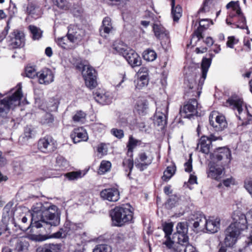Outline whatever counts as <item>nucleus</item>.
Instances as JSON below:
<instances>
[{"mask_svg": "<svg viewBox=\"0 0 252 252\" xmlns=\"http://www.w3.org/2000/svg\"><path fill=\"white\" fill-rule=\"evenodd\" d=\"M198 102L195 98L190 99L180 109V113L184 118H190L197 114Z\"/></svg>", "mask_w": 252, "mask_h": 252, "instance_id": "nucleus-9", "label": "nucleus"}, {"mask_svg": "<svg viewBox=\"0 0 252 252\" xmlns=\"http://www.w3.org/2000/svg\"><path fill=\"white\" fill-rule=\"evenodd\" d=\"M234 184V179L231 177L223 180V184L225 187H229L231 184Z\"/></svg>", "mask_w": 252, "mask_h": 252, "instance_id": "nucleus-64", "label": "nucleus"}, {"mask_svg": "<svg viewBox=\"0 0 252 252\" xmlns=\"http://www.w3.org/2000/svg\"><path fill=\"white\" fill-rule=\"evenodd\" d=\"M139 78L135 85V88L136 89L141 90L147 87L149 83V78L148 73L139 75Z\"/></svg>", "mask_w": 252, "mask_h": 252, "instance_id": "nucleus-37", "label": "nucleus"}, {"mask_svg": "<svg viewBox=\"0 0 252 252\" xmlns=\"http://www.w3.org/2000/svg\"><path fill=\"white\" fill-rule=\"evenodd\" d=\"M113 226L122 227L132 222L133 212L129 204L117 206L110 212Z\"/></svg>", "mask_w": 252, "mask_h": 252, "instance_id": "nucleus-3", "label": "nucleus"}, {"mask_svg": "<svg viewBox=\"0 0 252 252\" xmlns=\"http://www.w3.org/2000/svg\"><path fill=\"white\" fill-rule=\"evenodd\" d=\"M213 116L210 115V124L214 128L216 131H222L227 126V123L225 117L222 115H218L216 116L213 120Z\"/></svg>", "mask_w": 252, "mask_h": 252, "instance_id": "nucleus-19", "label": "nucleus"}, {"mask_svg": "<svg viewBox=\"0 0 252 252\" xmlns=\"http://www.w3.org/2000/svg\"><path fill=\"white\" fill-rule=\"evenodd\" d=\"M54 117L50 113H45L40 119V123L43 125L51 126L54 123Z\"/></svg>", "mask_w": 252, "mask_h": 252, "instance_id": "nucleus-41", "label": "nucleus"}, {"mask_svg": "<svg viewBox=\"0 0 252 252\" xmlns=\"http://www.w3.org/2000/svg\"><path fill=\"white\" fill-rule=\"evenodd\" d=\"M148 108V104L145 101L139 100L137 101L136 109L139 115H145Z\"/></svg>", "mask_w": 252, "mask_h": 252, "instance_id": "nucleus-44", "label": "nucleus"}, {"mask_svg": "<svg viewBox=\"0 0 252 252\" xmlns=\"http://www.w3.org/2000/svg\"><path fill=\"white\" fill-rule=\"evenodd\" d=\"M194 36H196L197 38V41H199L203 38L202 35V31L200 28H198L196 30L194 31L193 34H192V38Z\"/></svg>", "mask_w": 252, "mask_h": 252, "instance_id": "nucleus-58", "label": "nucleus"}, {"mask_svg": "<svg viewBox=\"0 0 252 252\" xmlns=\"http://www.w3.org/2000/svg\"><path fill=\"white\" fill-rule=\"evenodd\" d=\"M23 8L25 9V13L31 16L32 18L37 19L40 17L39 14L36 13V6L34 3L30 2L27 5L25 4L23 5Z\"/></svg>", "mask_w": 252, "mask_h": 252, "instance_id": "nucleus-39", "label": "nucleus"}, {"mask_svg": "<svg viewBox=\"0 0 252 252\" xmlns=\"http://www.w3.org/2000/svg\"><path fill=\"white\" fill-rule=\"evenodd\" d=\"M176 170V167L173 163L167 166L161 177L162 180L165 182L168 181L174 175Z\"/></svg>", "mask_w": 252, "mask_h": 252, "instance_id": "nucleus-38", "label": "nucleus"}, {"mask_svg": "<svg viewBox=\"0 0 252 252\" xmlns=\"http://www.w3.org/2000/svg\"><path fill=\"white\" fill-rule=\"evenodd\" d=\"M190 220L193 221V227L199 229L204 228L205 223L207 220L205 215L199 212H194L191 216Z\"/></svg>", "mask_w": 252, "mask_h": 252, "instance_id": "nucleus-24", "label": "nucleus"}, {"mask_svg": "<svg viewBox=\"0 0 252 252\" xmlns=\"http://www.w3.org/2000/svg\"><path fill=\"white\" fill-rule=\"evenodd\" d=\"M113 49L115 51L114 53H118L124 57L127 53L126 52H128L130 49L128 48L126 45L122 43L114 44Z\"/></svg>", "mask_w": 252, "mask_h": 252, "instance_id": "nucleus-42", "label": "nucleus"}, {"mask_svg": "<svg viewBox=\"0 0 252 252\" xmlns=\"http://www.w3.org/2000/svg\"><path fill=\"white\" fill-rule=\"evenodd\" d=\"M177 202V197L175 195L170 196L166 203V207L172 208L175 206Z\"/></svg>", "mask_w": 252, "mask_h": 252, "instance_id": "nucleus-55", "label": "nucleus"}, {"mask_svg": "<svg viewBox=\"0 0 252 252\" xmlns=\"http://www.w3.org/2000/svg\"><path fill=\"white\" fill-rule=\"evenodd\" d=\"M29 246V242L25 239H19L15 244L14 252H28Z\"/></svg>", "mask_w": 252, "mask_h": 252, "instance_id": "nucleus-35", "label": "nucleus"}, {"mask_svg": "<svg viewBox=\"0 0 252 252\" xmlns=\"http://www.w3.org/2000/svg\"><path fill=\"white\" fill-rule=\"evenodd\" d=\"M36 134V131L32 126H27L25 127L23 138L26 140L34 138Z\"/></svg>", "mask_w": 252, "mask_h": 252, "instance_id": "nucleus-48", "label": "nucleus"}, {"mask_svg": "<svg viewBox=\"0 0 252 252\" xmlns=\"http://www.w3.org/2000/svg\"><path fill=\"white\" fill-rule=\"evenodd\" d=\"M185 170L187 172H190L192 170V160L190 159L184 164Z\"/></svg>", "mask_w": 252, "mask_h": 252, "instance_id": "nucleus-61", "label": "nucleus"}, {"mask_svg": "<svg viewBox=\"0 0 252 252\" xmlns=\"http://www.w3.org/2000/svg\"><path fill=\"white\" fill-rule=\"evenodd\" d=\"M124 58L132 67L139 66L141 64L142 61L140 57L133 50L130 49Z\"/></svg>", "mask_w": 252, "mask_h": 252, "instance_id": "nucleus-26", "label": "nucleus"}, {"mask_svg": "<svg viewBox=\"0 0 252 252\" xmlns=\"http://www.w3.org/2000/svg\"><path fill=\"white\" fill-rule=\"evenodd\" d=\"M209 2L208 0H205L203 2L202 6L199 9L198 11V14H200L202 13H206L207 12L209 11L210 7L209 6Z\"/></svg>", "mask_w": 252, "mask_h": 252, "instance_id": "nucleus-57", "label": "nucleus"}, {"mask_svg": "<svg viewBox=\"0 0 252 252\" xmlns=\"http://www.w3.org/2000/svg\"><path fill=\"white\" fill-rule=\"evenodd\" d=\"M85 35V31L78 28L77 26L71 25L68 27L66 36L70 42L76 43L80 41Z\"/></svg>", "mask_w": 252, "mask_h": 252, "instance_id": "nucleus-10", "label": "nucleus"}, {"mask_svg": "<svg viewBox=\"0 0 252 252\" xmlns=\"http://www.w3.org/2000/svg\"><path fill=\"white\" fill-rule=\"evenodd\" d=\"M111 133L118 139H122L124 136V132L122 129L113 128L111 130Z\"/></svg>", "mask_w": 252, "mask_h": 252, "instance_id": "nucleus-54", "label": "nucleus"}, {"mask_svg": "<svg viewBox=\"0 0 252 252\" xmlns=\"http://www.w3.org/2000/svg\"><path fill=\"white\" fill-rule=\"evenodd\" d=\"M85 174L81 170L71 171L64 174V176L69 181H75L82 178Z\"/></svg>", "mask_w": 252, "mask_h": 252, "instance_id": "nucleus-40", "label": "nucleus"}, {"mask_svg": "<svg viewBox=\"0 0 252 252\" xmlns=\"http://www.w3.org/2000/svg\"><path fill=\"white\" fill-rule=\"evenodd\" d=\"M171 252H199L197 249L189 242L182 244L176 243L170 250Z\"/></svg>", "mask_w": 252, "mask_h": 252, "instance_id": "nucleus-28", "label": "nucleus"}, {"mask_svg": "<svg viewBox=\"0 0 252 252\" xmlns=\"http://www.w3.org/2000/svg\"><path fill=\"white\" fill-rule=\"evenodd\" d=\"M137 127L140 131H144L145 132H148V129L146 128V125L143 122L138 123L137 124Z\"/></svg>", "mask_w": 252, "mask_h": 252, "instance_id": "nucleus-63", "label": "nucleus"}, {"mask_svg": "<svg viewBox=\"0 0 252 252\" xmlns=\"http://www.w3.org/2000/svg\"><path fill=\"white\" fill-rule=\"evenodd\" d=\"M37 77L40 84L47 85L54 81V76L51 69L45 68L37 72Z\"/></svg>", "mask_w": 252, "mask_h": 252, "instance_id": "nucleus-23", "label": "nucleus"}, {"mask_svg": "<svg viewBox=\"0 0 252 252\" xmlns=\"http://www.w3.org/2000/svg\"><path fill=\"white\" fill-rule=\"evenodd\" d=\"M105 145L103 143L99 145L97 148V151L98 153L101 154L102 155L106 154V151H104Z\"/></svg>", "mask_w": 252, "mask_h": 252, "instance_id": "nucleus-62", "label": "nucleus"}, {"mask_svg": "<svg viewBox=\"0 0 252 252\" xmlns=\"http://www.w3.org/2000/svg\"><path fill=\"white\" fill-rule=\"evenodd\" d=\"M82 72L86 86L90 89L95 88L97 85V73L95 70L89 65H84Z\"/></svg>", "mask_w": 252, "mask_h": 252, "instance_id": "nucleus-7", "label": "nucleus"}, {"mask_svg": "<svg viewBox=\"0 0 252 252\" xmlns=\"http://www.w3.org/2000/svg\"><path fill=\"white\" fill-rule=\"evenodd\" d=\"M68 223H66L64 228H60V230L56 233L51 235H35L31 234L28 236V238L35 242H42L49 238H61L66 237L68 234L69 228L67 226Z\"/></svg>", "mask_w": 252, "mask_h": 252, "instance_id": "nucleus-8", "label": "nucleus"}, {"mask_svg": "<svg viewBox=\"0 0 252 252\" xmlns=\"http://www.w3.org/2000/svg\"><path fill=\"white\" fill-rule=\"evenodd\" d=\"M57 143L56 140L50 135H46L40 138L37 142L38 149L45 154L51 153L57 149Z\"/></svg>", "mask_w": 252, "mask_h": 252, "instance_id": "nucleus-6", "label": "nucleus"}, {"mask_svg": "<svg viewBox=\"0 0 252 252\" xmlns=\"http://www.w3.org/2000/svg\"><path fill=\"white\" fill-rule=\"evenodd\" d=\"M210 58H203L201 63V75L199 78L198 84L196 87V83L193 79H185L184 81L185 94L188 96H199L201 90L204 84L205 80L206 78L208 69L210 66L212 58L213 57L212 54H210Z\"/></svg>", "mask_w": 252, "mask_h": 252, "instance_id": "nucleus-2", "label": "nucleus"}, {"mask_svg": "<svg viewBox=\"0 0 252 252\" xmlns=\"http://www.w3.org/2000/svg\"><path fill=\"white\" fill-rule=\"evenodd\" d=\"M86 116V114L82 111H79L73 117V120L74 122H78L81 121L82 119H84Z\"/></svg>", "mask_w": 252, "mask_h": 252, "instance_id": "nucleus-56", "label": "nucleus"}, {"mask_svg": "<svg viewBox=\"0 0 252 252\" xmlns=\"http://www.w3.org/2000/svg\"><path fill=\"white\" fill-rule=\"evenodd\" d=\"M210 158L213 161L226 159L228 162H230L231 158V151L227 148H219L214 153L211 154Z\"/></svg>", "mask_w": 252, "mask_h": 252, "instance_id": "nucleus-15", "label": "nucleus"}, {"mask_svg": "<svg viewBox=\"0 0 252 252\" xmlns=\"http://www.w3.org/2000/svg\"><path fill=\"white\" fill-rule=\"evenodd\" d=\"M69 165L68 161L62 156H58L56 158V167L59 169L64 170Z\"/></svg>", "mask_w": 252, "mask_h": 252, "instance_id": "nucleus-43", "label": "nucleus"}, {"mask_svg": "<svg viewBox=\"0 0 252 252\" xmlns=\"http://www.w3.org/2000/svg\"><path fill=\"white\" fill-rule=\"evenodd\" d=\"M100 195L103 200L111 202H116L120 198L119 191L115 188L103 189L100 191Z\"/></svg>", "mask_w": 252, "mask_h": 252, "instance_id": "nucleus-20", "label": "nucleus"}, {"mask_svg": "<svg viewBox=\"0 0 252 252\" xmlns=\"http://www.w3.org/2000/svg\"><path fill=\"white\" fill-rule=\"evenodd\" d=\"M220 226V219L216 218L215 219H209L205 223V228L208 232L211 233H215L219 231Z\"/></svg>", "mask_w": 252, "mask_h": 252, "instance_id": "nucleus-29", "label": "nucleus"}, {"mask_svg": "<svg viewBox=\"0 0 252 252\" xmlns=\"http://www.w3.org/2000/svg\"><path fill=\"white\" fill-rule=\"evenodd\" d=\"M143 57L145 60L152 62L156 60L157 55L154 50L148 49L144 52Z\"/></svg>", "mask_w": 252, "mask_h": 252, "instance_id": "nucleus-47", "label": "nucleus"}, {"mask_svg": "<svg viewBox=\"0 0 252 252\" xmlns=\"http://www.w3.org/2000/svg\"><path fill=\"white\" fill-rule=\"evenodd\" d=\"M224 168L211 165L208 176L216 180H219L221 178V175Z\"/></svg>", "mask_w": 252, "mask_h": 252, "instance_id": "nucleus-34", "label": "nucleus"}, {"mask_svg": "<svg viewBox=\"0 0 252 252\" xmlns=\"http://www.w3.org/2000/svg\"><path fill=\"white\" fill-rule=\"evenodd\" d=\"M152 160L149 159L145 153H141L138 155V158L135 160V165L140 171H143L151 164Z\"/></svg>", "mask_w": 252, "mask_h": 252, "instance_id": "nucleus-25", "label": "nucleus"}, {"mask_svg": "<svg viewBox=\"0 0 252 252\" xmlns=\"http://www.w3.org/2000/svg\"><path fill=\"white\" fill-rule=\"evenodd\" d=\"M226 7L227 9H229V7H232L233 9L236 11V13L239 17V24L236 25L237 28L242 29H248V27L246 25V18L241 12L238 1H231L227 4Z\"/></svg>", "mask_w": 252, "mask_h": 252, "instance_id": "nucleus-16", "label": "nucleus"}, {"mask_svg": "<svg viewBox=\"0 0 252 252\" xmlns=\"http://www.w3.org/2000/svg\"><path fill=\"white\" fill-rule=\"evenodd\" d=\"M111 20L108 17H105L102 22V26L99 29L100 35L102 37H106L112 29Z\"/></svg>", "mask_w": 252, "mask_h": 252, "instance_id": "nucleus-30", "label": "nucleus"}, {"mask_svg": "<svg viewBox=\"0 0 252 252\" xmlns=\"http://www.w3.org/2000/svg\"><path fill=\"white\" fill-rule=\"evenodd\" d=\"M154 123L155 125L162 129L167 124L166 116L164 113L157 110L154 115Z\"/></svg>", "mask_w": 252, "mask_h": 252, "instance_id": "nucleus-31", "label": "nucleus"}, {"mask_svg": "<svg viewBox=\"0 0 252 252\" xmlns=\"http://www.w3.org/2000/svg\"><path fill=\"white\" fill-rule=\"evenodd\" d=\"M232 225H229L225 231V238L224 242L226 246L232 247L236 242L238 236L241 234L239 230L234 229Z\"/></svg>", "mask_w": 252, "mask_h": 252, "instance_id": "nucleus-17", "label": "nucleus"}, {"mask_svg": "<svg viewBox=\"0 0 252 252\" xmlns=\"http://www.w3.org/2000/svg\"><path fill=\"white\" fill-rule=\"evenodd\" d=\"M226 104L232 106L234 110H237L240 115L243 112V101L241 99H233L229 98L226 102Z\"/></svg>", "mask_w": 252, "mask_h": 252, "instance_id": "nucleus-36", "label": "nucleus"}, {"mask_svg": "<svg viewBox=\"0 0 252 252\" xmlns=\"http://www.w3.org/2000/svg\"><path fill=\"white\" fill-rule=\"evenodd\" d=\"M95 101L101 105H107L111 103L112 96L110 93L103 89H97L93 93Z\"/></svg>", "mask_w": 252, "mask_h": 252, "instance_id": "nucleus-14", "label": "nucleus"}, {"mask_svg": "<svg viewBox=\"0 0 252 252\" xmlns=\"http://www.w3.org/2000/svg\"><path fill=\"white\" fill-rule=\"evenodd\" d=\"M9 29H10V27L9 26V24H7L6 26L4 28V30L0 33V42L2 41L5 38V37H6V35L8 33V32Z\"/></svg>", "mask_w": 252, "mask_h": 252, "instance_id": "nucleus-59", "label": "nucleus"}, {"mask_svg": "<svg viewBox=\"0 0 252 252\" xmlns=\"http://www.w3.org/2000/svg\"><path fill=\"white\" fill-rule=\"evenodd\" d=\"M153 29L155 35L161 41L162 45L163 42L164 44L169 42V32L162 25L154 24Z\"/></svg>", "mask_w": 252, "mask_h": 252, "instance_id": "nucleus-18", "label": "nucleus"}, {"mask_svg": "<svg viewBox=\"0 0 252 252\" xmlns=\"http://www.w3.org/2000/svg\"><path fill=\"white\" fill-rule=\"evenodd\" d=\"M69 41L67 36H63L58 38L57 41V43L59 46L63 49H65L67 45V42Z\"/></svg>", "mask_w": 252, "mask_h": 252, "instance_id": "nucleus-53", "label": "nucleus"}, {"mask_svg": "<svg viewBox=\"0 0 252 252\" xmlns=\"http://www.w3.org/2000/svg\"><path fill=\"white\" fill-rule=\"evenodd\" d=\"M138 143V140L134 139L131 135L129 136L126 147L127 148V155L130 158L126 160L127 167L129 170V173L127 175L128 176L130 175L133 167V149L137 146Z\"/></svg>", "mask_w": 252, "mask_h": 252, "instance_id": "nucleus-13", "label": "nucleus"}, {"mask_svg": "<svg viewBox=\"0 0 252 252\" xmlns=\"http://www.w3.org/2000/svg\"><path fill=\"white\" fill-rule=\"evenodd\" d=\"M93 252H112V248L106 244L97 245L93 250Z\"/></svg>", "mask_w": 252, "mask_h": 252, "instance_id": "nucleus-50", "label": "nucleus"}, {"mask_svg": "<svg viewBox=\"0 0 252 252\" xmlns=\"http://www.w3.org/2000/svg\"><path fill=\"white\" fill-rule=\"evenodd\" d=\"M10 46L12 48H21L25 45V37L23 32L15 31L10 35Z\"/></svg>", "mask_w": 252, "mask_h": 252, "instance_id": "nucleus-22", "label": "nucleus"}, {"mask_svg": "<svg viewBox=\"0 0 252 252\" xmlns=\"http://www.w3.org/2000/svg\"><path fill=\"white\" fill-rule=\"evenodd\" d=\"M173 224L172 222L165 223L163 224V230L165 233V241L163 242V244L165 245L166 247L171 250L176 243L173 240H171L170 235L173 231Z\"/></svg>", "mask_w": 252, "mask_h": 252, "instance_id": "nucleus-21", "label": "nucleus"}, {"mask_svg": "<svg viewBox=\"0 0 252 252\" xmlns=\"http://www.w3.org/2000/svg\"><path fill=\"white\" fill-rule=\"evenodd\" d=\"M171 14L174 21L177 22L182 15V8L179 5L175 6V0H171Z\"/></svg>", "mask_w": 252, "mask_h": 252, "instance_id": "nucleus-33", "label": "nucleus"}, {"mask_svg": "<svg viewBox=\"0 0 252 252\" xmlns=\"http://www.w3.org/2000/svg\"><path fill=\"white\" fill-rule=\"evenodd\" d=\"M60 244H48L42 247H38L36 252H61Z\"/></svg>", "mask_w": 252, "mask_h": 252, "instance_id": "nucleus-32", "label": "nucleus"}, {"mask_svg": "<svg viewBox=\"0 0 252 252\" xmlns=\"http://www.w3.org/2000/svg\"><path fill=\"white\" fill-rule=\"evenodd\" d=\"M245 187L249 192L252 195V180H247L245 182Z\"/></svg>", "mask_w": 252, "mask_h": 252, "instance_id": "nucleus-60", "label": "nucleus"}, {"mask_svg": "<svg viewBox=\"0 0 252 252\" xmlns=\"http://www.w3.org/2000/svg\"><path fill=\"white\" fill-rule=\"evenodd\" d=\"M219 139V137H217L213 134H211L209 136L203 135L200 138L197 144V147L198 148L200 146V151L205 154H208L212 147V142Z\"/></svg>", "mask_w": 252, "mask_h": 252, "instance_id": "nucleus-12", "label": "nucleus"}, {"mask_svg": "<svg viewBox=\"0 0 252 252\" xmlns=\"http://www.w3.org/2000/svg\"><path fill=\"white\" fill-rule=\"evenodd\" d=\"M25 74L27 77L33 78L35 76H37V72H36L35 69L33 67L27 66L25 68Z\"/></svg>", "mask_w": 252, "mask_h": 252, "instance_id": "nucleus-52", "label": "nucleus"}, {"mask_svg": "<svg viewBox=\"0 0 252 252\" xmlns=\"http://www.w3.org/2000/svg\"><path fill=\"white\" fill-rule=\"evenodd\" d=\"M53 2L55 5L62 9L66 10L69 8L68 3L66 0H53Z\"/></svg>", "mask_w": 252, "mask_h": 252, "instance_id": "nucleus-51", "label": "nucleus"}, {"mask_svg": "<svg viewBox=\"0 0 252 252\" xmlns=\"http://www.w3.org/2000/svg\"><path fill=\"white\" fill-rule=\"evenodd\" d=\"M19 88L11 95L0 99V118L4 119V122L7 118V114L10 109H14L20 105L21 99L23 96L21 85L18 84Z\"/></svg>", "mask_w": 252, "mask_h": 252, "instance_id": "nucleus-4", "label": "nucleus"}, {"mask_svg": "<svg viewBox=\"0 0 252 252\" xmlns=\"http://www.w3.org/2000/svg\"><path fill=\"white\" fill-rule=\"evenodd\" d=\"M29 29L31 31L33 40H38L41 37L42 32L39 28L35 26L30 25L29 26Z\"/></svg>", "mask_w": 252, "mask_h": 252, "instance_id": "nucleus-46", "label": "nucleus"}, {"mask_svg": "<svg viewBox=\"0 0 252 252\" xmlns=\"http://www.w3.org/2000/svg\"><path fill=\"white\" fill-rule=\"evenodd\" d=\"M32 213L22 218L19 228L26 231L31 227L39 228L46 225L56 226L60 223V212L55 205L46 202L37 203L32 207Z\"/></svg>", "mask_w": 252, "mask_h": 252, "instance_id": "nucleus-1", "label": "nucleus"}, {"mask_svg": "<svg viewBox=\"0 0 252 252\" xmlns=\"http://www.w3.org/2000/svg\"><path fill=\"white\" fill-rule=\"evenodd\" d=\"M59 104V101L57 98L52 97L49 99L47 102V108L50 111L57 110Z\"/></svg>", "mask_w": 252, "mask_h": 252, "instance_id": "nucleus-45", "label": "nucleus"}, {"mask_svg": "<svg viewBox=\"0 0 252 252\" xmlns=\"http://www.w3.org/2000/svg\"><path fill=\"white\" fill-rule=\"evenodd\" d=\"M176 233L174 234V237H177L178 241L175 243L183 244L188 243L189 237L188 236V228L186 222H180L176 226Z\"/></svg>", "mask_w": 252, "mask_h": 252, "instance_id": "nucleus-11", "label": "nucleus"}, {"mask_svg": "<svg viewBox=\"0 0 252 252\" xmlns=\"http://www.w3.org/2000/svg\"><path fill=\"white\" fill-rule=\"evenodd\" d=\"M70 136L74 143L86 141L88 139L87 133L82 127L74 128Z\"/></svg>", "mask_w": 252, "mask_h": 252, "instance_id": "nucleus-27", "label": "nucleus"}, {"mask_svg": "<svg viewBox=\"0 0 252 252\" xmlns=\"http://www.w3.org/2000/svg\"><path fill=\"white\" fill-rule=\"evenodd\" d=\"M251 211L247 214V216L239 211L234 212L232 216L233 222L229 225H232L234 229L239 230L241 232L246 229L248 224L250 225V223H252V221H249L248 216Z\"/></svg>", "mask_w": 252, "mask_h": 252, "instance_id": "nucleus-5", "label": "nucleus"}, {"mask_svg": "<svg viewBox=\"0 0 252 252\" xmlns=\"http://www.w3.org/2000/svg\"><path fill=\"white\" fill-rule=\"evenodd\" d=\"M111 167V163L107 160H102L100 164L98 173L99 174H104L108 172Z\"/></svg>", "mask_w": 252, "mask_h": 252, "instance_id": "nucleus-49", "label": "nucleus"}]
</instances>
